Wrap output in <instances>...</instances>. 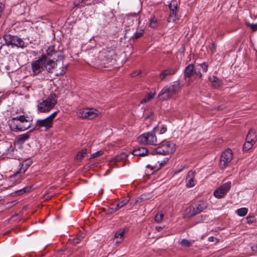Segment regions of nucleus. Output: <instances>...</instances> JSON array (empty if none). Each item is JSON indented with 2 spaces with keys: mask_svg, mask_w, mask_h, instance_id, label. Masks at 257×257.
<instances>
[{
  "mask_svg": "<svg viewBox=\"0 0 257 257\" xmlns=\"http://www.w3.org/2000/svg\"><path fill=\"white\" fill-rule=\"evenodd\" d=\"M170 13H177L178 3L176 0H172L169 5Z\"/></svg>",
  "mask_w": 257,
  "mask_h": 257,
  "instance_id": "nucleus-27",
  "label": "nucleus"
},
{
  "mask_svg": "<svg viewBox=\"0 0 257 257\" xmlns=\"http://www.w3.org/2000/svg\"><path fill=\"white\" fill-rule=\"evenodd\" d=\"M251 249L253 251H257V245H253L251 247Z\"/></svg>",
  "mask_w": 257,
  "mask_h": 257,
  "instance_id": "nucleus-52",
  "label": "nucleus"
},
{
  "mask_svg": "<svg viewBox=\"0 0 257 257\" xmlns=\"http://www.w3.org/2000/svg\"><path fill=\"white\" fill-rule=\"evenodd\" d=\"M231 185V182L224 183L217 188L214 191L213 194L216 198H221L223 197L229 191Z\"/></svg>",
  "mask_w": 257,
  "mask_h": 257,
  "instance_id": "nucleus-10",
  "label": "nucleus"
},
{
  "mask_svg": "<svg viewBox=\"0 0 257 257\" xmlns=\"http://www.w3.org/2000/svg\"><path fill=\"white\" fill-rule=\"evenodd\" d=\"M176 72L174 68H169L162 71L159 74V77L161 80H164L168 76L173 75Z\"/></svg>",
  "mask_w": 257,
  "mask_h": 257,
  "instance_id": "nucleus-17",
  "label": "nucleus"
},
{
  "mask_svg": "<svg viewBox=\"0 0 257 257\" xmlns=\"http://www.w3.org/2000/svg\"><path fill=\"white\" fill-rule=\"evenodd\" d=\"M246 140L252 142V143H255L256 141L255 132L254 130L250 129L246 136Z\"/></svg>",
  "mask_w": 257,
  "mask_h": 257,
  "instance_id": "nucleus-21",
  "label": "nucleus"
},
{
  "mask_svg": "<svg viewBox=\"0 0 257 257\" xmlns=\"http://www.w3.org/2000/svg\"><path fill=\"white\" fill-rule=\"evenodd\" d=\"M164 216V213H158L155 216V221L158 223L161 222L163 219Z\"/></svg>",
  "mask_w": 257,
  "mask_h": 257,
  "instance_id": "nucleus-39",
  "label": "nucleus"
},
{
  "mask_svg": "<svg viewBox=\"0 0 257 257\" xmlns=\"http://www.w3.org/2000/svg\"><path fill=\"white\" fill-rule=\"evenodd\" d=\"M102 154V151H97L91 155L90 159L97 158V157L100 156Z\"/></svg>",
  "mask_w": 257,
  "mask_h": 257,
  "instance_id": "nucleus-43",
  "label": "nucleus"
},
{
  "mask_svg": "<svg viewBox=\"0 0 257 257\" xmlns=\"http://www.w3.org/2000/svg\"><path fill=\"white\" fill-rule=\"evenodd\" d=\"M141 71L140 70H136V71L134 72L132 74V77L136 76L139 75L141 73Z\"/></svg>",
  "mask_w": 257,
  "mask_h": 257,
  "instance_id": "nucleus-47",
  "label": "nucleus"
},
{
  "mask_svg": "<svg viewBox=\"0 0 257 257\" xmlns=\"http://www.w3.org/2000/svg\"><path fill=\"white\" fill-rule=\"evenodd\" d=\"M155 95V92H150L148 94L147 96L141 100V103H144L148 102L152 99Z\"/></svg>",
  "mask_w": 257,
  "mask_h": 257,
  "instance_id": "nucleus-30",
  "label": "nucleus"
},
{
  "mask_svg": "<svg viewBox=\"0 0 257 257\" xmlns=\"http://www.w3.org/2000/svg\"><path fill=\"white\" fill-rule=\"evenodd\" d=\"M194 242V240H189L186 239H182L180 242V244L183 247H189L192 245Z\"/></svg>",
  "mask_w": 257,
  "mask_h": 257,
  "instance_id": "nucleus-28",
  "label": "nucleus"
},
{
  "mask_svg": "<svg viewBox=\"0 0 257 257\" xmlns=\"http://www.w3.org/2000/svg\"><path fill=\"white\" fill-rule=\"evenodd\" d=\"M24 45V43L20 39L17 38V47H23Z\"/></svg>",
  "mask_w": 257,
  "mask_h": 257,
  "instance_id": "nucleus-45",
  "label": "nucleus"
},
{
  "mask_svg": "<svg viewBox=\"0 0 257 257\" xmlns=\"http://www.w3.org/2000/svg\"><path fill=\"white\" fill-rule=\"evenodd\" d=\"M16 119V117H13L8 121L9 128L12 132L16 131V123H15Z\"/></svg>",
  "mask_w": 257,
  "mask_h": 257,
  "instance_id": "nucleus-23",
  "label": "nucleus"
},
{
  "mask_svg": "<svg viewBox=\"0 0 257 257\" xmlns=\"http://www.w3.org/2000/svg\"><path fill=\"white\" fill-rule=\"evenodd\" d=\"M144 30L143 29H137V31L135 32L134 35V38L135 39H138L141 37L144 34Z\"/></svg>",
  "mask_w": 257,
  "mask_h": 257,
  "instance_id": "nucleus-38",
  "label": "nucleus"
},
{
  "mask_svg": "<svg viewBox=\"0 0 257 257\" xmlns=\"http://www.w3.org/2000/svg\"><path fill=\"white\" fill-rule=\"evenodd\" d=\"M193 206L197 214H199L206 208L207 204L204 201H199L198 203Z\"/></svg>",
  "mask_w": 257,
  "mask_h": 257,
  "instance_id": "nucleus-19",
  "label": "nucleus"
},
{
  "mask_svg": "<svg viewBox=\"0 0 257 257\" xmlns=\"http://www.w3.org/2000/svg\"><path fill=\"white\" fill-rule=\"evenodd\" d=\"M255 143H252V142L246 140L245 143L243 146V150L247 151L249 150Z\"/></svg>",
  "mask_w": 257,
  "mask_h": 257,
  "instance_id": "nucleus-33",
  "label": "nucleus"
},
{
  "mask_svg": "<svg viewBox=\"0 0 257 257\" xmlns=\"http://www.w3.org/2000/svg\"><path fill=\"white\" fill-rule=\"evenodd\" d=\"M32 120L31 116L17 112V131H24L30 128Z\"/></svg>",
  "mask_w": 257,
  "mask_h": 257,
  "instance_id": "nucleus-5",
  "label": "nucleus"
},
{
  "mask_svg": "<svg viewBox=\"0 0 257 257\" xmlns=\"http://www.w3.org/2000/svg\"><path fill=\"white\" fill-rule=\"evenodd\" d=\"M181 88L182 85L179 82H174L171 85L164 87L159 93L158 97L162 101L168 100L173 95L179 92Z\"/></svg>",
  "mask_w": 257,
  "mask_h": 257,
  "instance_id": "nucleus-2",
  "label": "nucleus"
},
{
  "mask_svg": "<svg viewBox=\"0 0 257 257\" xmlns=\"http://www.w3.org/2000/svg\"><path fill=\"white\" fill-rule=\"evenodd\" d=\"M216 47V45L214 43L212 44L211 48V52L212 53L215 52Z\"/></svg>",
  "mask_w": 257,
  "mask_h": 257,
  "instance_id": "nucleus-48",
  "label": "nucleus"
},
{
  "mask_svg": "<svg viewBox=\"0 0 257 257\" xmlns=\"http://www.w3.org/2000/svg\"><path fill=\"white\" fill-rule=\"evenodd\" d=\"M157 26V20L155 18H153L150 23V27L152 28H155Z\"/></svg>",
  "mask_w": 257,
  "mask_h": 257,
  "instance_id": "nucleus-40",
  "label": "nucleus"
},
{
  "mask_svg": "<svg viewBox=\"0 0 257 257\" xmlns=\"http://www.w3.org/2000/svg\"><path fill=\"white\" fill-rule=\"evenodd\" d=\"M198 214L193 205L190 206L187 208L184 213V218L189 219L192 217Z\"/></svg>",
  "mask_w": 257,
  "mask_h": 257,
  "instance_id": "nucleus-15",
  "label": "nucleus"
},
{
  "mask_svg": "<svg viewBox=\"0 0 257 257\" xmlns=\"http://www.w3.org/2000/svg\"><path fill=\"white\" fill-rule=\"evenodd\" d=\"M115 212V211H114V208H109L106 211V214H111Z\"/></svg>",
  "mask_w": 257,
  "mask_h": 257,
  "instance_id": "nucleus-46",
  "label": "nucleus"
},
{
  "mask_svg": "<svg viewBox=\"0 0 257 257\" xmlns=\"http://www.w3.org/2000/svg\"><path fill=\"white\" fill-rule=\"evenodd\" d=\"M84 235H83V234H80L77 236L76 237L74 238L72 240V243L73 244H77L83 238Z\"/></svg>",
  "mask_w": 257,
  "mask_h": 257,
  "instance_id": "nucleus-37",
  "label": "nucleus"
},
{
  "mask_svg": "<svg viewBox=\"0 0 257 257\" xmlns=\"http://www.w3.org/2000/svg\"><path fill=\"white\" fill-rule=\"evenodd\" d=\"M128 201H129L128 199H124L123 200H122L120 202H119L118 203V204H119L120 207H122L123 206H124L125 204H126L127 203Z\"/></svg>",
  "mask_w": 257,
  "mask_h": 257,
  "instance_id": "nucleus-44",
  "label": "nucleus"
},
{
  "mask_svg": "<svg viewBox=\"0 0 257 257\" xmlns=\"http://www.w3.org/2000/svg\"><path fill=\"white\" fill-rule=\"evenodd\" d=\"M152 197L151 193L144 194L141 195L136 200V203H141L144 201L147 200Z\"/></svg>",
  "mask_w": 257,
  "mask_h": 257,
  "instance_id": "nucleus-25",
  "label": "nucleus"
},
{
  "mask_svg": "<svg viewBox=\"0 0 257 257\" xmlns=\"http://www.w3.org/2000/svg\"><path fill=\"white\" fill-rule=\"evenodd\" d=\"M126 158L127 155L124 153H122L119 155L116 156L114 157V160L116 162H120L123 160H125Z\"/></svg>",
  "mask_w": 257,
  "mask_h": 257,
  "instance_id": "nucleus-34",
  "label": "nucleus"
},
{
  "mask_svg": "<svg viewBox=\"0 0 257 257\" xmlns=\"http://www.w3.org/2000/svg\"><path fill=\"white\" fill-rule=\"evenodd\" d=\"M232 159V151L227 149L221 155L220 158L219 166L221 169H224Z\"/></svg>",
  "mask_w": 257,
  "mask_h": 257,
  "instance_id": "nucleus-9",
  "label": "nucleus"
},
{
  "mask_svg": "<svg viewBox=\"0 0 257 257\" xmlns=\"http://www.w3.org/2000/svg\"><path fill=\"white\" fill-rule=\"evenodd\" d=\"M78 117L82 118L93 119L98 116L99 111L93 108H79L76 111Z\"/></svg>",
  "mask_w": 257,
  "mask_h": 257,
  "instance_id": "nucleus-6",
  "label": "nucleus"
},
{
  "mask_svg": "<svg viewBox=\"0 0 257 257\" xmlns=\"http://www.w3.org/2000/svg\"><path fill=\"white\" fill-rule=\"evenodd\" d=\"M4 8V5L0 2V17L2 15V10H3V9Z\"/></svg>",
  "mask_w": 257,
  "mask_h": 257,
  "instance_id": "nucleus-53",
  "label": "nucleus"
},
{
  "mask_svg": "<svg viewBox=\"0 0 257 257\" xmlns=\"http://www.w3.org/2000/svg\"><path fill=\"white\" fill-rule=\"evenodd\" d=\"M175 151V145L173 143L166 142L158 147L153 154H156L166 156L173 153Z\"/></svg>",
  "mask_w": 257,
  "mask_h": 257,
  "instance_id": "nucleus-8",
  "label": "nucleus"
},
{
  "mask_svg": "<svg viewBox=\"0 0 257 257\" xmlns=\"http://www.w3.org/2000/svg\"><path fill=\"white\" fill-rule=\"evenodd\" d=\"M209 79L212 83V85L215 88L219 87L221 84V81L215 76L210 77Z\"/></svg>",
  "mask_w": 257,
  "mask_h": 257,
  "instance_id": "nucleus-24",
  "label": "nucleus"
},
{
  "mask_svg": "<svg viewBox=\"0 0 257 257\" xmlns=\"http://www.w3.org/2000/svg\"><path fill=\"white\" fill-rule=\"evenodd\" d=\"M169 159L168 158H165L162 161H158V163L154 166H152L151 165H148L147 167L148 168H151V170L154 171H157L161 169L162 166H163L168 161Z\"/></svg>",
  "mask_w": 257,
  "mask_h": 257,
  "instance_id": "nucleus-16",
  "label": "nucleus"
},
{
  "mask_svg": "<svg viewBox=\"0 0 257 257\" xmlns=\"http://www.w3.org/2000/svg\"><path fill=\"white\" fill-rule=\"evenodd\" d=\"M177 20H178V17L177 15V13H170L168 22L169 23L175 22Z\"/></svg>",
  "mask_w": 257,
  "mask_h": 257,
  "instance_id": "nucleus-32",
  "label": "nucleus"
},
{
  "mask_svg": "<svg viewBox=\"0 0 257 257\" xmlns=\"http://www.w3.org/2000/svg\"><path fill=\"white\" fill-rule=\"evenodd\" d=\"M58 60L56 62L48 58L46 56H42L38 60L32 63V69L34 74H37L42 71L46 70L49 73H55L56 76L63 74L65 73L66 67H62L60 72L58 71L57 67L61 69V66L63 65V56L58 55Z\"/></svg>",
  "mask_w": 257,
  "mask_h": 257,
  "instance_id": "nucleus-1",
  "label": "nucleus"
},
{
  "mask_svg": "<svg viewBox=\"0 0 257 257\" xmlns=\"http://www.w3.org/2000/svg\"><path fill=\"white\" fill-rule=\"evenodd\" d=\"M30 164L31 161L30 160H24L22 162H20L19 166L20 168H19V171H17V179L21 174L25 172Z\"/></svg>",
  "mask_w": 257,
  "mask_h": 257,
  "instance_id": "nucleus-14",
  "label": "nucleus"
},
{
  "mask_svg": "<svg viewBox=\"0 0 257 257\" xmlns=\"http://www.w3.org/2000/svg\"><path fill=\"white\" fill-rule=\"evenodd\" d=\"M200 68L197 67V66L194 69V73L196 75L197 77L200 78L202 77V74L200 71Z\"/></svg>",
  "mask_w": 257,
  "mask_h": 257,
  "instance_id": "nucleus-42",
  "label": "nucleus"
},
{
  "mask_svg": "<svg viewBox=\"0 0 257 257\" xmlns=\"http://www.w3.org/2000/svg\"><path fill=\"white\" fill-rule=\"evenodd\" d=\"M138 142L144 145H155L157 142V137L154 132H148L140 136Z\"/></svg>",
  "mask_w": 257,
  "mask_h": 257,
  "instance_id": "nucleus-7",
  "label": "nucleus"
},
{
  "mask_svg": "<svg viewBox=\"0 0 257 257\" xmlns=\"http://www.w3.org/2000/svg\"><path fill=\"white\" fill-rule=\"evenodd\" d=\"M124 234V231L123 230H119L115 233L114 239H116V243H119L123 240Z\"/></svg>",
  "mask_w": 257,
  "mask_h": 257,
  "instance_id": "nucleus-22",
  "label": "nucleus"
},
{
  "mask_svg": "<svg viewBox=\"0 0 257 257\" xmlns=\"http://www.w3.org/2000/svg\"><path fill=\"white\" fill-rule=\"evenodd\" d=\"M31 189V187L30 186L25 187L23 188L17 189V195H22L25 193L29 192Z\"/></svg>",
  "mask_w": 257,
  "mask_h": 257,
  "instance_id": "nucleus-31",
  "label": "nucleus"
},
{
  "mask_svg": "<svg viewBox=\"0 0 257 257\" xmlns=\"http://www.w3.org/2000/svg\"><path fill=\"white\" fill-rule=\"evenodd\" d=\"M208 240L210 242L217 241V239L213 236H210L208 238Z\"/></svg>",
  "mask_w": 257,
  "mask_h": 257,
  "instance_id": "nucleus-49",
  "label": "nucleus"
},
{
  "mask_svg": "<svg viewBox=\"0 0 257 257\" xmlns=\"http://www.w3.org/2000/svg\"><path fill=\"white\" fill-rule=\"evenodd\" d=\"M194 66L192 64L188 65L184 71V76L186 77H190L193 74L194 71Z\"/></svg>",
  "mask_w": 257,
  "mask_h": 257,
  "instance_id": "nucleus-20",
  "label": "nucleus"
},
{
  "mask_svg": "<svg viewBox=\"0 0 257 257\" xmlns=\"http://www.w3.org/2000/svg\"><path fill=\"white\" fill-rule=\"evenodd\" d=\"M250 27L253 31H256L257 30V24L251 25Z\"/></svg>",
  "mask_w": 257,
  "mask_h": 257,
  "instance_id": "nucleus-51",
  "label": "nucleus"
},
{
  "mask_svg": "<svg viewBox=\"0 0 257 257\" xmlns=\"http://www.w3.org/2000/svg\"><path fill=\"white\" fill-rule=\"evenodd\" d=\"M29 137L28 133H25L19 136L17 138V144H23L29 138Z\"/></svg>",
  "mask_w": 257,
  "mask_h": 257,
  "instance_id": "nucleus-26",
  "label": "nucleus"
},
{
  "mask_svg": "<svg viewBox=\"0 0 257 257\" xmlns=\"http://www.w3.org/2000/svg\"><path fill=\"white\" fill-rule=\"evenodd\" d=\"M196 66L200 68V69L201 68L204 72L207 71L208 65L205 63L198 64Z\"/></svg>",
  "mask_w": 257,
  "mask_h": 257,
  "instance_id": "nucleus-41",
  "label": "nucleus"
},
{
  "mask_svg": "<svg viewBox=\"0 0 257 257\" xmlns=\"http://www.w3.org/2000/svg\"><path fill=\"white\" fill-rule=\"evenodd\" d=\"M166 131L167 128L165 126H163L160 130V134H163L165 133L166 132Z\"/></svg>",
  "mask_w": 257,
  "mask_h": 257,
  "instance_id": "nucleus-50",
  "label": "nucleus"
},
{
  "mask_svg": "<svg viewBox=\"0 0 257 257\" xmlns=\"http://www.w3.org/2000/svg\"><path fill=\"white\" fill-rule=\"evenodd\" d=\"M86 149H85L82 150L77 154V159L81 160L83 158L86 156Z\"/></svg>",
  "mask_w": 257,
  "mask_h": 257,
  "instance_id": "nucleus-36",
  "label": "nucleus"
},
{
  "mask_svg": "<svg viewBox=\"0 0 257 257\" xmlns=\"http://www.w3.org/2000/svg\"><path fill=\"white\" fill-rule=\"evenodd\" d=\"M121 208H122L121 207H120V206L119 205V204H118V203L116 205V207L115 208H114V211H115V212L118 210V209H120Z\"/></svg>",
  "mask_w": 257,
  "mask_h": 257,
  "instance_id": "nucleus-54",
  "label": "nucleus"
},
{
  "mask_svg": "<svg viewBox=\"0 0 257 257\" xmlns=\"http://www.w3.org/2000/svg\"><path fill=\"white\" fill-rule=\"evenodd\" d=\"M148 153V150L145 147H138L135 149L132 154L137 156H145Z\"/></svg>",
  "mask_w": 257,
  "mask_h": 257,
  "instance_id": "nucleus-18",
  "label": "nucleus"
},
{
  "mask_svg": "<svg viewBox=\"0 0 257 257\" xmlns=\"http://www.w3.org/2000/svg\"><path fill=\"white\" fill-rule=\"evenodd\" d=\"M57 102V97L51 94L48 97L42 99L38 103V109L41 112H47L53 109Z\"/></svg>",
  "mask_w": 257,
  "mask_h": 257,
  "instance_id": "nucleus-3",
  "label": "nucleus"
},
{
  "mask_svg": "<svg viewBox=\"0 0 257 257\" xmlns=\"http://www.w3.org/2000/svg\"><path fill=\"white\" fill-rule=\"evenodd\" d=\"M58 111L53 112L51 115L44 119L37 120L34 129L47 131L52 127L54 119L56 117Z\"/></svg>",
  "mask_w": 257,
  "mask_h": 257,
  "instance_id": "nucleus-4",
  "label": "nucleus"
},
{
  "mask_svg": "<svg viewBox=\"0 0 257 257\" xmlns=\"http://www.w3.org/2000/svg\"><path fill=\"white\" fill-rule=\"evenodd\" d=\"M247 209L245 207L239 208L236 210V213L240 217H243L246 215L247 213Z\"/></svg>",
  "mask_w": 257,
  "mask_h": 257,
  "instance_id": "nucleus-29",
  "label": "nucleus"
},
{
  "mask_svg": "<svg viewBox=\"0 0 257 257\" xmlns=\"http://www.w3.org/2000/svg\"><path fill=\"white\" fill-rule=\"evenodd\" d=\"M162 229H163V227H161V226H157V227H156V229L158 231H160Z\"/></svg>",
  "mask_w": 257,
  "mask_h": 257,
  "instance_id": "nucleus-55",
  "label": "nucleus"
},
{
  "mask_svg": "<svg viewBox=\"0 0 257 257\" xmlns=\"http://www.w3.org/2000/svg\"><path fill=\"white\" fill-rule=\"evenodd\" d=\"M125 21L128 26L131 25L132 23L135 24L137 26L139 25L140 22L138 14L133 13L127 15L125 19Z\"/></svg>",
  "mask_w": 257,
  "mask_h": 257,
  "instance_id": "nucleus-11",
  "label": "nucleus"
},
{
  "mask_svg": "<svg viewBox=\"0 0 257 257\" xmlns=\"http://www.w3.org/2000/svg\"><path fill=\"white\" fill-rule=\"evenodd\" d=\"M195 173L194 172L190 171L188 173L186 179V186L188 187H192L195 185Z\"/></svg>",
  "mask_w": 257,
  "mask_h": 257,
  "instance_id": "nucleus-12",
  "label": "nucleus"
},
{
  "mask_svg": "<svg viewBox=\"0 0 257 257\" xmlns=\"http://www.w3.org/2000/svg\"><path fill=\"white\" fill-rule=\"evenodd\" d=\"M47 54L48 56H53L56 53V50L54 46H51L47 48L46 50Z\"/></svg>",
  "mask_w": 257,
  "mask_h": 257,
  "instance_id": "nucleus-35",
  "label": "nucleus"
},
{
  "mask_svg": "<svg viewBox=\"0 0 257 257\" xmlns=\"http://www.w3.org/2000/svg\"><path fill=\"white\" fill-rule=\"evenodd\" d=\"M4 39L8 46L13 48L16 46V39L15 36L10 34H6L4 36Z\"/></svg>",
  "mask_w": 257,
  "mask_h": 257,
  "instance_id": "nucleus-13",
  "label": "nucleus"
}]
</instances>
